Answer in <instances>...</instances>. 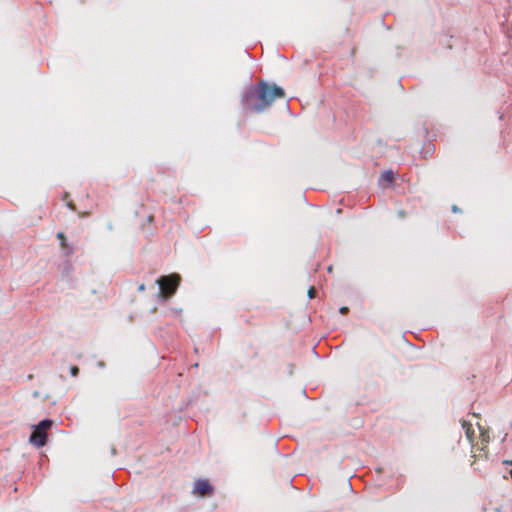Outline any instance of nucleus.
I'll list each match as a JSON object with an SVG mask.
<instances>
[{"mask_svg": "<svg viewBox=\"0 0 512 512\" xmlns=\"http://www.w3.org/2000/svg\"><path fill=\"white\" fill-rule=\"evenodd\" d=\"M510 476L512 477V469L510 470Z\"/></svg>", "mask_w": 512, "mask_h": 512, "instance_id": "nucleus-15", "label": "nucleus"}, {"mask_svg": "<svg viewBox=\"0 0 512 512\" xmlns=\"http://www.w3.org/2000/svg\"><path fill=\"white\" fill-rule=\"evenodd\" d=\"M453 211H454V212H456V211H457V207H456V206H454V207H453Z\"/></svg>", "mask_w": 512, "mask_h": 512, "instance_id": "nucleus-14", "label": "nucleus"}, {"mask_svg": "<svg viewBox=\"0 0 512 512\" xmlns=\"http://www.w3.org/2000/svg\"><path fill=\"white\" fill-rule=\"evenodd\" d=\"M503 464L512 465V460H504Z\"/></svg>", "mask_w": 512, "mask_h": 512, "instance_id": "nucleus-12", "label": "nucleus"}, {"mask_svg": "<svg viewBox=\"0 0 512 512\" xmlns=\"http://www.w3.org/2000/svg\"><path fill=\"white\" fill-rule=\"evenodd\" d=\"M381 177L384 181H386L388 183H391L394 180V174L391 171H386V172L382 173Z\"/></svg>", "mask_w": 512, "mask_h": 512, "instance_id": "nucleus-6", "label": "nucleus"}, {"mask_svg": "<svg viewBox=\"0 0 512 512\" xmlns=\"http://www.w3.org/2000/svg\"><path fill=\"white\" fill-rule=\"evenodd\" d=\"M52 425L53 421L49 419L42 420L37 425H35L34 430L30 435V443L38 448L43 447L47 441L46 431L50 429Z\"/></svg>", "mask_w": 512, "mask_h": 512, "instance_id": "nucleus-2", "label": "nucleus"}, {"mask_svg": "<svg viewBox=\"0 0 512 512\" xmlns=\"http://www.w3.org/2000/svg\"><path fill=\"white\" fill-rule=\"evenodd\" d=\"M63 200L66 202V205L71 209V210H76L75 208V205L73 203L72 200H69V194L68 193H65L64 196H63Z\"/></svg>", "mask_w": 512, "mask_h": 512, "instance_id": "nucleus-7", "label": "nucleus"}, {"mask_svg": "<svg viewBox=\"0 0 512 512\" xmlns=\"http://www.w3.org/2000/svg\"><path fill=\"white\" fill-rule=\"evenodd\" d=\"M466 434L469 440H472L473 430L470 424H468V427L466 428Z\"/></svg>", "mask_w": 512, "mask_h": 512, "instance_id": "nucleus-10", "label": "nucleus"}, {"mask_svg": "<svg viewBox=\"0 0 512 512\" xmlns=\"http://www.w3.org/2000/svg\"><path fill=\"white\" fill-rule=\"evenodd\" d=\"M316 294H317V291L315 289V287H310L309 290H308V296L310 299H313L316 297Z\"/></svg>", "mask_w": 512, "mask_h": 512, "instance_id": "nucleus-8", "label": "nucleus"}, {"mask_svg": "<svg viewBox=\"0 0 512 512\" xmlns=\"http://www.w3.org/2000/svg\"><path fill=\"white\" fill-rule=\"evenodd\" d=\"M214 492L213 486L207 479H198L194 483L192 493L200 497L211 496Z\"/></svg>", "mask_w": 512, "mask_h": 512, "instance_id": "nucleus-4", "label": "nucleus"}, {"mask_svg": "<svg viewBox=\"0 0 512 512\" xmlns=\"http://www.w3.org/2000/svg\"><path fill=\"white\" fill-rule=\"evenodd\" d=\"M138 289H139V291H144L145 290V285L141 284Z\"/></svg>", "mask_w": 512, "mask_h": 512, "instance_id": "nucleus-13", "label": "nucleus"}, {"mask_svg": "<svg viewBox=\"0 0 512 512\" xmlns=\"http://www.w3.org/2000/svg\"><path fill=\"white\" fill-rule=\"evenodd\" d=\"M283 89L276 85H269L261 81L258 85L250 87L242 100L245 108L250 111L261 113L272 105L276 98H283Z\"/></svg>", "mask_w": 512, "mask_h": 512, "instance_id": "nucleus-1", "label": "nucleus"}, {"mask_svg": "<svg viewBox=\"0 0 512 512\" xmlns=\"http://www.w3.org/2000/svg\"><path fill=\"white\" fill-rule=\"evenodd\" d=\"M180 276L178 274H171L168 276H161L157 280V284L160 288V293L163 298H170L177 290L180 283Z\"/></svg>", "mask_w": 512, "mask_h": 512, "instance_id": "nucleus-3", "label": "nucleus"}, {"mask_svg": "<svg viewBox=\"0 0 512 512\" xmlns=\"http://www.w3.org/2000/svg\"><path fill=\"white\" fill-rule=\"evenodd\" d=\"M57 238L60 240V246L63 250L66 251L67 255L72 254V249L69 247V245L66 242V236L63 232L57 233Z\"/></svg>", "mask_w": 512, "mask_h": 512, "instance_id": "nucleus-5", "label": "nucleus"}, {"mask_svg": "<svg viewBox=\"0 0 512 512\" xmlns=\"http://www.w3.org/2000/svg\"><path fill=\"white\" fill-rule=\"evenodd\" d=\"M348 311H349L348 307H341V308H340V313H341V314H347V313H348Z\"/></svg>", "mask_w": 512, "mask_h": 512, "instance_id": "nucleus-11", "label": "nucleus"}, {"mask_svg": "<svg viewBox=\"0 0 512 512\" xmlns=\"http://www.w3.org/2000/svg\"><path fill=\"white\" fill-rule=\"evenodd\" d=\"M70 372L73 377H76L79 374V368L77 366H72Z\"/></svg>", "mask_w": 512, "mask_h": 512, "instance_id": "nucleus-9", "label": "nucleus"}]
</instances>
